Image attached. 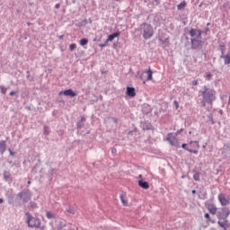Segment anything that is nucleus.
<instances>
[{
  "label": "nucleus",
  "mask_w": 230,
  "mask_h": 230,
  "mask_svg": "<svg viewBox=\"0 0 230 230\" xmlns=\"http://www.w3.org/2000/svg\"><path fill=\"white\" fill-rule=\"evenodd\" d=\"M200 93L203 96V100L201 101L202 107H206L208 102H215V100H217L215 97V91L209 90L207 86H203V91Z\"/></svg>",
  "instance_id": "f257e3e1"
},
{
  "label": "nucleus",
  "mask_w": 230,
  "mask_h": 230,
  "mask_svg": "<svg viewBox=\"0 0 230 230\" xmlns=\"http://www.w3.org/2000/svg\"><path fill=\"white\" fill-rule=\"evenodd\" d=\"M140 32L143 39L148 40L154 37V27L149 23H143L140 25Z\"/></svg>",
  "instance_id": "f03ea898"
},
{
  "label": "nucleus",
  "mask_w": 230,
  "mask_h": 230,
  "mask_svg": "<svg viewBox=\"0 0 230 230\" xmlns=\"http://www.w3.org/2000/svg\"><path fill=\"white\" fill-rule=\"evenodd\" d=\"M27 217V224L29 227H40V219L37 217H33L31 214L29 212L26 213Z\"/></svg>",
  "instance_id": "7ed1b4c3"
},
{
  "label": "nucleus",
  "mask_w": 230,
  "mask_h": 230,
  "mask_svg": "<svg viewBox=\"0 0 230 230\" xmlns=\"http://www.w3.org/2000/svg\"><path fill=\"white\" fill-rule=\"evenodd\" d=\"M166 141L170 143L171 146L181 148V144L179 143V139H177V137L173 133H169L167 135Z\"/></svg>",
  "instance_id": "20e7f679"
},
{
  "label": "nucleus",
  "mask_w": 230,
  "mask_h": 230,
  "mask_svg": "<svg viewBox=\"0 0 230 230\" xmlns=\"http://www.w3.org/2000/svg\"><path fill=\"white\" fill-rule=\"evenodd\" d=\"M230 211L227 208H222L220 211L217 212L218 220H226L229 217Z\"/></svg>",
  "instance_id": "39448f33"
},
{
  "label": "nucleus",
  "mask_w": 230,
  "mask_h": 230,
  "mask_svg": "<svg viewBox=\"0 0 230 230\" xmlns=\"http://www.w3.org/2000/svg\"><path fill=\"white\" fill-rule=\"evenodd\" d=\"M18 197L23 200V202H29V200L31 199V193L30 190H22L18 194Z\"/></svg>",
  "instance_id": "423d86ee"
},
{
  "label": "nucleus",
  "mask_w": 230,
  "mask_h": 230,
  "mask_svg": "<svg viewBox=\"0 0 230 230\" xmlns=\"http://www.w3.org/2000/svg\"><path fill=\"white\" fill-rule=\"evenodd\" d=\"M190 42L192 44L193 49L200 48V46H202V36H200L199 38H192L190 40Z\"/></svg>",
  "instance_id": "0eeeda50"
},
{
  "label": "nucleus",
  "mask_w": 230,
  "mask_h": 230,
  "mask_svg": "<svg viewBox=\"0 0 230 230\" xmlns=\"http://www.w3.org/2000/svg\"><path fill=\"white\" fill-rule=\"evenodd\" d=\"M190 36L192 39H200L202 37V31L199 29H191L190 31Z\"/></svg>",
  "instance_id": "6e6552de"
},
{
  "label": "nucleus",
  "mask_w": 230,
  "mask_h": 230,
  "mask_svg": "<svg viewBox=\"0 0 230 230\" xmlns=\"http://www.w3.org/2000/svg\"><path fill=\"white\" fill-rule=\"evenodd\" d=\"M58 94L59 96H62V94H64V96H71V98H75V96H76V93H75L72 89L61 91Z\"/></svg>",
  "instance_id": "1a4fd4ad"
},
{
  "label": "nucleus",
  "mask_w": 230,
  "mask_h": 230,
  "mask_svg": "<svg viewBox=\"0 0 230 230\" xmlns=\"http://www.w3.org/2000/svg\"><path fill=\"white\" fill-rule=\"evenodd\" d=\"M217 224L224 230H227V227H230L229 221L227 219H218Z\"/></svg>",
  "instance_id": "9d476101"
},
{
  "label": "nucleus",
  "mask_w": 230,
  "mask_h": 230,
  "mask_svg": "<svg viewBox=\"0 0 230 230\" xmlns=\"http://www.w3.org/2000/svg\"><path fill=\"white\" fill-rule=\"evenodd\" d=\"M218 200H219L220 204L223 206H227L229 204V199H227V198H226V194H224V193H220L218 195Z\"/></svg>",
  "instance_id": "9b49d317"
},
{
  "label": "nucleus",
  "mask_w": 230,
  "mask_h": 230,
  "mask_svg": "<svg viewBox=\"0 0 230 230\" xmlns=\"http://www.w3.org/2000/svg\"><path fill=\"white\" fill-rule=\"evenodd\" d=\"M126 94L130 98H134V96H136V88L128 86Z\"/></svg>",
  "instance_id": "f8f14e48"
},
{
  "label": "nucleus",
  "mask_w": 230,
  "mask_h": 230,
  "mask_svg": "<svg viewBox=\"0 0 230 230\" xmlns=\"http://www.w3.org/2000/svg\"><path fill=\"white\" fill-rule=\"evenodd\" d=\"M138 186L140 188H143V190H148L150 188V185L148 184V181H138Z\"/></svg>",
  "instance_id": "ddd939ff"
},
{
  "label": "nucleus",
  "mask_w": 230,
  "mask_h": 230,
  "mask_svg": "<svg viewBox=\"0 0 230 230\" xmlns=\"http://www.w3.org/2000/svg\"><path fill=\"white\" fill-rule=\"evenodd\" d=\"M6 152V141L1 140L0 141V153L4 154Z\"/></svg>",
  "instance_id": "4468645a"
},
{
  "label": "nucleus",
  "mask_w": 230,
  "mask_h": 230,
  "mask_svg": "<svg viewBox=\"0 0 230 230\" xmlns=\"http://www.w3.org/2000/svg\"><path fill=\"white\" fill-rule=\"evenodd\" d=\"M208 209L209 211V213H211V215H217V206H215L214 204H210L208 207Z\"/></svg>",
  "instance_id": "2eb2a0df"
},
{
  "label": "nucleus",
  "mask_w": 230,
  "mask_h": 230,
  "mask_svg": "<svg viewBox=\"0 0 230 230\" xmlns=\"http://www.w3.org/2000/svg\"><path fill=\"white\" fill-rule=\"evenodd\" d=\"M116 37H119V32H115L110 35L107 39V42H112V40L116 39Z\"/></svg>",
  "instance_id": "dca6fc26"
},
{
  "label": "nucleus",
  "mask_w": 230,
  "mask_h": 230,
  "mask_svg": "<svg viewBox=\"0 0 230 230\" xmlns=\"http://www.w3.org/2000/svg\"><path fill=\"white\" fill-rule=\"evenodd\" d=\"M221 58H223L225 60V66H227L230 64V54L221 56Z\"/></svg>",
  "instance_id": "f3484780"
},
{
  "label": "nucleus",
  "mask_w": 230,
  "mask_h": 230,
  "mask_svg": "<svg viewBox=\"0 0 230 230\" xmlns=\"http://www.w3.org/2000/svg\"><path fill=\"white\" fill-rule=\"evenodd\" d=\"M144 73H146L147 74V80H152V75H153V72L152 70L149 68L147 70H145Z\"/></svg>",
  "instance_id": "a211bd4d"
},
{
  "label": "nucleus",
  "mask_w": 230,
  "mask_h": 230,
  "mask_svg": "<svg viewBox=\"0 0 230 230\" xmlns=\"http://www.w3.org/2000/svg\"><path fill=\"white\" fill-rule=\"evenodd\" d=\"M178 10H184V8H186V2H181L178 5H177Z\"/></svg>",
  "instance_id": "6ab92c4d"
},
{
  "label": "nucleus",
  "mask_w": 230,
  "mask_h": 230,
  "mask_svg": "<svg viewBox=\"0 0 230 230\" xmlns=\"http://www.w3.org/2000/svg\"><path fill=\"white\" fill-rule=\"evenodd\" d=\"M212 78H213V74H211L210 72H207L205 74V80H208V82H209Z\"/></svg>",
  "instance_id": "aec40b11"
},
{
  "label": "nucleus",
  "mask_w": 230,
  "mask_h": 230,
  "mask_svg": "<svg viewBox=\"0 0 230 230\" xmlns=\"http://www.w3.org/2000/svg\"><path fill=\"white\" fill-rule=\"evenodd\" d=\"M89 42V40L87 39H82L80 41H79V44L80 46H86V44Z\"/></svg>",
  "instance_id": "412c9836"
},
{
  "label": "nucleus",
  "mask_w": 230,
  "mask_h": 230,
  "mask_svg": "<svg viewBox=\"0 0 230 230\" xmlns=\"http://www.w3.org/2000/svg\"><path fill=\"white\" fill-rule=\"evenodd\" d=\"M6 91H8V87H4V85H0V93L2 94H6Z\"/></svg>",
  "instance_id": "4be33fe9"
},
{
  "label": "nucleus",
  "mask_w": 230,
  "mask_h": 230,
  "mask_svg": "<svg viewBox=\"0 0 230 230\" xmlns=\"http://www.w3.org/2000/svg\"><path fill=\"white\" fill-rule=\"evenodd\" d=\"M46 217L49 219L55 218V215H53V213H51L50 211L46 213Z\"/></svg>",
  "instance_id": "5701e85b"
},
{
  "label": "nucleus",
  "mask_w": 230,
  "mask_h": 230,
  "mask_svg": "<svg viewBox=\"0 0 230 230\" xmlns=\"http://www.w3.org/2000/svg\"><path fill=\"white\" fill-rule=\"evenodd\" d=\"M193 179L194 181H200V174L199 172L194 173Z\"/></svg>",
  "instance_id": "b1692460"
},
{
  "label": "nucleus",
  "mask_w": 230,
  "mask_h": 230,
  "mask_svg": "<svg viewBox=\"0 0 230 230\" xmlns=\"http://www.w3.org/2000/svg\"><path fill=\"white\" fill-rule=\"evenodd\" d=\"M120 200H121L123 206H128V205L127 200H125V198L123 197V195L120 196Z\"/></svg>",
  "instance_id": "393cba45"
},
{
  "label": "nucleus",
  "mask_w": 230,
  "mask_h": 230,
  "mask_svg": "<svg viewBox=\"0 0 230 230\" xmlns=\"http://www.w3.org/2000/svg\"><path fill=\"white\" fill-rule=\"evenodd\" d=\"M69 49H70V51H74V49H76V44H75V43L70 44Z\"/></svg>",
  "instance_id": "a878e982"
},
{
  "label": "nucleus",
  "mask_w": 230,
  "mask_h": 230,
  "mask_svg": "<svg viewBox=\"0 0 230 230\" xmlns=\"http://www.w3.org/2000/svg\"><path fill=\"white\" fill-rule=\"evenodd\" d=\"M187 152H190V154H199V150H193V149H187Z\"/></svg>",
  "instance_id": "bb28decb"
},
{
  "label": "nucleus",
  "mask_w": 230,
  "mask_h": 230,
  "mask_svg": "<svg viewBox=\"0 0 230 230\" xmlns=\"http://www.w3.org/2000/svg\"><path fill=\"white\" fill-rule=\"evenodd\" d=\"M4 179H10V172H4Z\"/></svg>",
  "instance_id": "cd10ccee"
},
{
  "label": "nucleus",
  "mask_w": 230,
  "mask_h": 230,
  "mask_svg": "<svg viewBox=\"0 0 230 230\" xmlns=\"http://www.w3.org/2000/svg\"><path fill=\"white\" fill-rule=\"evenodd\" d=\"M44 134H46V136H48V134H49V128L48 127H44Z\"/></svg>",
  "instance_id": "c85d7f7f"
},
{
  "label": "nucleus",
  "mask_w": 230,
  "mask_h": 230,
  "mask_svg": "<svg viewBox=\"0 0 230 230\" xmlns=\"http://www.w3.org/2000/svg\"><path fill=\"white\" fill-rule=\"evenodd\" d=\"M193 143L196 144L197 148H200V146L199 145V141H190V145H193Z\"/></svg>",
  "instance_id": "c756f323"
},
{
  "label": "nucleus",
  "mask_w": 230,
  "mask_h": 230,
  "mask_svg": "<svg viewBox=\"0 0 230 230\" xmlns=\"http://www.w3.org/2000/svg\"><path fill=\"white\" fill-rule=\"evenodd\" d=\"M66 212L70 213V215H75V208L66 209Z\"/></svg>",
  "instance_id": "7c9ffc66"
},
{
  "label": "nucleus",
  "mask_w": 230,
  "mask_h": 230,
  "mask_svg": "<svg viewBox=\"0 0 230 230\" xmlns=\"http://www.w3.org/2000/svg\"><path fill=\"white\" fill-rule=\"evenodd\" d=\"M10 96H16V98H19V94H17V92H11Z\"/></svg>",
  "instance_id": "2f4dec72"
},
{
  "label": "nucleus",
  "mask_w": 230,
  "mask_h": 230,
  "mask_svg": "<svg viewBox=\"0 0 230 230\" xmlns=\"http://www.w3.org/2000/svg\"><path fill=\"white\" fill-rule=\"evenodd\" d=\"M182 128H181V129H179L174 135L176 136V137H178L179 136V134H181V132H182Z\"/></svg>",
  "instance_id": "473e14b6"
},
{
  "label": "nucleus",
  "mask_w": 230,
  "mask_h": 230,
  "mask_svg": "<svg viewBox=\"0 0 230 230\" xmlns=\"http://www.w3.org/2000/svg\"><path fill=\"white\" fill-rule=\"evenodd\" d=\"M192 85H199V80L192 81Z\"/></svg>",
  "instance_id": "72a5a7b5"
},
{
  "label": "nucleus",
  "mask_w": 230,
  "mask_h": 230,
  "mask_svg": "<svg viewBox=\"0 0 230 230\" xmlns=\"http://www.w3.org/2000/svg\"><path fill=\"white\" fill-rule=\"evenodd\" d=\"M173 103H174V106L176 107V109H179V102L174 101Z\"/></svg>",
  "instance_id": "f704fd0d"
},
{
  "label": "nucleus",
  "mask_w": 230,
  "mask_h": 230,
  "mask_svg": "<svg viewBox=\"0 0 230 230\" xmlns=\"http://www.w3.org/2000/svg\"><path fill=\"white\" fill-rule=\"evenodd\" d=\"M181 148H183V150H189L188 148H186V144H182Z\"/></svg>",
  "instance_id": "c9c22d12"
},
{
  "label": "nucleus",
  "mask_w": 230,
  "mask_h": 230,
  "mask_svg": "<svg viewBox=\"0 0 230 230\" xmlns=\"http://www.w3.org/2000/svg\"><path fill=\"white\" fill-rule=\"evenodd\" d=\"M40 230H45L46 229V226H38Z\"/></svg>",
  "instance_id": "e433bc0d"
},
{
  "label": "nucleus",
  "mask_w": 230,
  "mask_h": 230,
  "mask_svg": "<svg viewBox=\"0 0 230 230\" xmlns=\"http://www.w3.org/2000/svg\"><path fill=\"white\" fill-rule=\"evenodd\" d=\"M55 8L57 9L60 8V4H56Z\"/></svg>",
  "instance_id": "4c0bfd02"
},
{
  "label": "nucleus",
  "mask_w": 230,
  "mask_h": 230,
  "mask_svg": "<svg viewBox=\"0 0 230 230\" xmlns=\"http://www.w3.org/2000/svg\"><path fill=\"white\" fill-rule=\"evenodd\" d=\"M205 218L209 219V214L208 213L205 214Z\"/></svg>",
  "instance_id": "58836bf2"
},
{
  "label": "nucleus",
  "mask_w": 230,
  "mask_h": 230,
  "mask_svg": "<svg viewBox=\"0 0 230 230\" xmlns=\"http://www.w3.org/2000/svg\"><path fill=\"white\" fill-rule=\"evenodd\" d=\"M77 127H78V128H82V124H81V123H78V124H77Z\"/></svg>",
  "instance_id": "ea45409f"
},
{
  "label": "nucleus",
  "mask_w": 230,
  "mask_h": 230,
  "mask_svg": "<svg viewBox=\"0 0 230 230\" xmlns=\"http://www.w3.org/2000/svg\"><path fill=\"white\" fill-rule=\"evenodd\" d=\"M10 155H14V154L12 152V149H9Z\"/></svg>",
  "instance_id": "a19ab883"
},
{
  "label": "nucleus",
  "mask_w": 230,
  "mask_h": 230,
  "mask_svg": "<svg viewBox=\"0 0 230 230\" xmlns=\"http://www.w3.org/2000/svg\"><path fill=\"white\" fill-rule=\"evenodd\" d=\"M4 202V199H0V204H3Z\"/></svg>",
  "instance_id": "79ce46f5"
},
{
  "label": "nucleus",
  "mask_w": 230,
  "mask_h": 230,
  "mask_svg": "<svg viewBox=\"0 0 230 230\" xmlns=\"http://www.w3.org/2000/svg\"><path fill=\"white\" fill-rule=\"evenodd\" d=\"M81 121H85V118L83 117V118L81 119Z\"/></svg>",
  "instance_id": "37998d69"
},
{
  "label": "nucleus",
  "mask_w": 230,
  "mask_h": 230,
  "mask_svg": "<svg viewBox=\"0 0 230 230\" xmlns=\"http://www.w3.org/2000/svg\"><path fill=\"white\" fill-rule=\"evenodd\" d=\"M113 121H114L115 123H118V120H117L116 119H113Z\"/></svg>",
  "instance_id": "c03bdc74"
},
{
  "label": "nucleus",
  "mask_w": 230,
  "mask_h": 230,
  "mask_svg": "<svg viewBox=\"0 0 230 230\" xmlns=\"http://www.w3.org/2000/svg\"><path fill=\"white\" fill-rule=\"evenodd\" d=\"M111 152L112 154H114L116 152V149H112Z\"/></svg>",
  "instance_id": "a18cd8bd"
},
{
  "label": "nucleus",
  "mask_w": 230,
  "mask_h": 230,
  "mask_svg": "<svg viewBox=\"0 0 230 230\" xmlns=\"http://www.w3.org/2000/svg\"><path fill=\"white\" fill-rule=\"evenodd\" d=\"M28 184H31V181H28Z\"/></svg>",
  "instance_id": "49530a36"
},
{
  "label": "nucleus",
  "mask_w": 230,
  "mask_h": 230,
  "mask_svg": "<svg viewBox=\"0 0 230 230\" xmlns=\"http://www.w3.org/2000/svg\"><path fill=\"white\" fill-rule=\"evenodd\" d=\"M102 46V48H103V46H105V45H101Z\"/></svg>",
  "instance_id": "de8ad7c7"
},
{
  "label": "nucleus",
  "mask_w": 230,
  "mask_h": 230,
  "mask_svg": "<svg viewBox=\"0 0 230 230\" xmlns=\"http://www.w3.org/2000/svg\"><path fill=\"white\" fill-rule=\"evenodd\" d=\"M192 193H195V190H192Z\"/></svg>",
  "instance_id": "09e8293b"
},
{
  "label": "nucleus",
  "mask_w": 230,
  "mask_h": 230,
  "mask_svg": "<svg viewBox=\"0 0 230 230\" xmlns=\"http://www.w3.org/2000/svg\"><path fill=\"white\" fill-rule=\"evenodd\" d=\"M115 1H119V0H115Z\"/></svg>",
  "instance_id": "8fccbe9b"
}]
</instances>
